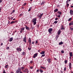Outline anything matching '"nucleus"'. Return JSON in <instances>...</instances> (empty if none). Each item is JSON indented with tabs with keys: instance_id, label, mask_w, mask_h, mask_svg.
Instances as JSON below:
<instances>
[{
	"instance_id": "obj_12",
	"label": "nucleus",
	"mask_w": 73,
	"mask_h": 73,
	"mask_svg": "<svg viewBox=\"0 0 73 73\" xmlns=\"http://www.w3.org/2000/svg\"><path fill=\"white\" fill-rule=\"evenodd\" d=\"M61 33V30H59L58 31V35H60V33Z\"/></svg>"
},
{
	"instance_id": "obj_11",
	"label": "nucleus",
	"mask_w": 73,
	"mask_h": 73,
	"mask_svg": "<svg viewBox=\"0 0 73 73\" xmlns=\"http://www.w3.org/2000/svg\"><path fill=\"white\" fill-rule=\"evenodd\" d=\"M26 40V37L25 36L23 39V41L25 42H27Z\"/></svg>"
},
{
	"instance_id": "obj_29",
	"label": "nucleus",
	"mask_w": 73,
	"mask_h": 73,
	"mask_svg": "<svg viewBox=\"0 0 73 73\" xmlns=\"http://www.w3.org/2000/svg\"><path fill=\"white\" fill-rule=\"evenodd\" d=\"M21 69L23 70V69H25V67H21Z\"/></svg>"
},
{
	"instance_id": "obj_17",
	"label": "nucleus",
	"mask_w": 73,
	"mask_h": 73,
	"mask_svg": "<svg viewBox=\"0 0 73 73\" xmlns=\"http://www.w3.org/2000/svg\"><path fill=\"white\" fill-rule=\"evenodd\" d=\"M57 13L58 15H61V14L62 13L60 11H58L57 12Z\"/></svg>"
},
{
	"instance_id": "obj_37",
	"label": "nucleus",
	"mask_w": 73,
	"mask_h": 73,
	"mask_svg": "<svg viewBox=\"0 0 73 73\" xmlns=\"http://www.w3.org/2000/svg\"><path fill=\"white\" fill-rule=\"evenodd\" d=\"M64 63H65V64H66V63H67V60H65L64 61Z\"/></svg>"
},
{
	"instance_id": "obj_1",
	"label": "nucleus",
	"mask_w": 73,
	"mask_h": 73,
	"mask_svg": "<svg viewBox=\"0 0 73 73\" xmlns=\"http://www.w3.org/2000/svg\"><path fill=\"white\" fill-rule=\"evenodd\" d=\"M37 20V18H33V20H32V23H33V25H34L36 24V21Z\"/></svg>"
},
{
	"instance_id": "obj_26",
	"label": "nucleus",
	"mask_w": 73,
	"mask_h": 73,
	"mask_svg": "<svg viewBox=\"0 0 73 73\" xmlns=\"http://www.w3.org/2000/svg\"><path fill=\"white\" fill-rule=\"evenodd\" d=\"M24 29H25L24 27H22L21 28V31H24Z\"/></svg>"
},
{
	"instance_id": "obj_44",
	"label": "nucleus",
	"mask_w": 73,
	"mask_h": 73,
	"mask_svg": "<svg viewBox=\"0 0 73 73\" xmlns=\"http://www.w3.org/2000/svg\"><path fill=\"white\" fill-rule=\"evenodd\" d=\"M37 43H38V41H37V40H36L35 43L36 44H37Z\"/></svg>"
},
{
	"instance_id": "obj_64",
	"label": "nucleus",
	"mask_w": 73,
	"mask_h": 73,
	"mask_svg": "<svg viewBox=\"0 0 73 73\" xmlns=\"http://www.w3.org/2000/svg\"><path fill=\"white\" fill-rule=\"evenodd\" d=\"M60 71H61V73H62V71H61V70Z\"/></svg>"
},
{
	"instance_id": "obj_49",
	"label": "nucleus",
	"mask_w": 73,
	"mask_h": 73,
	"mask_svg": "<svg viewBox=\"0 0 73 73\" xmlns=\"http://www.w3.org/2000/svg\"><path fill=\"white\" fill-rule=\"evenodd\" d=\"M13 19V17H11V20H12V19Z\"/></svg>"
},
{
	"instance_id": "obj_52",
	"label": "nucleus",
	"mask_w": 73,
	"mask_h": 73,
	"mask_svg": "<svg viewBox=\"0 0 73 73\" xmlns=\"http://www.w3.org/2000/svg\"><path fill=\"white\" fill-rule=\"evenodd\" d=\"M69 4H67V5H66V6H67V7H68L69 6Z\"/></svg>"
},
{
	"instance_id": "obj_32",
	"label": "nucleus",
	"mask_w": 73,
	"mask_h": 73,
	"mask_svg": "<svg viewBox=\"0 0 73 73\" xmlns=\"http://www.w3.org/2000/svg\"><path fill=\"white\" fill-rule=\"evenodd\" d=\"M72 20V18H70L68 20V21H71V20Z\"/></svg>"
},
{
	"instance_id": "obj_33",
	"label": "nucleus",
	"mask_w": 73,
	"mask_h": 73,
	"mask_svg": "<svg viewBox=\"0 0 73 73\" xmlns=\"http://www.w3.org/2000/svg\"><path fill=\"white\" fill-rule=\"evenodd\" d=\"M71 0H67V1H66V4H68V3H69L68 1H70Z\"/></svg>"
},
{
	"instance_id": "obj_18",
	"label": "nucleus",
	"mask_w": 73,
	"mask_h": 73,
	"mask_svg": "<svg viewBox=\"0 0 73 73\" xmlns=\"http://www.w3.org/2000/svg\"><path fill=\"white\" fill-rule=\"evenodd\" d=\"M17 22V21H12L10 23V24H13V23H16Z\"/></svg>"
},
{
	"instance_id": "obj_55",
	"label": "nucleus",
	"mask_w": 73,
	"mask_h": 73,
	"mask_svg": "<svg viewBox=\"0 0 73 73\" xmlns=\"http://www.w3.org/2000/svg\"><path fill=\"white\" fill-rule=\"evenodd\" d=\"M3 43H1V45H3Z\"/></svg>"
},
{
	"instance_id": "obj_34",
	"label": "nucleus",
	"mask_w": 73,
	"mask_h": 73,
	"mask_svg": "<svg viewBox=\"0 0 73 73\" xmlns=\"http://www.w3.org/2000/svg\"><path fill=\"white\" fill-rule=\"evenodd\" d=\"M66 68L65 67L64 68V71H66Z\"/></svg>"
},
{
	"instance_id": "obj_25",
	"label": "nucleus",
	"mask_w": 73,
	"mask_h": 73,
	"mask_svg": "<svg viewBox=\"0 0 73 73\" xmlns=\"http://www.w3.org/2000/svg\"><path fill=\"white\" fill-rule=\"evenodd\" d=\"M61 29L62 30H64V27H63V25L62 26Z\"/></svg>"
},
{
	"instance_id": "obj_36",
	"label": "nucleus",
	"mask_w": 73,
	"mask_h": 73,
	"mask_svg": "<svg viewBox=\"0 0 73 73\" xmlns=\"http://www.w3.org/2000/svg\"><path fill=\"white\" fill-rule=\"evenodd\" d=\"M45 56V54H43V55H42L41 57H44Z\"/></svg>"
},
{
	"instance_id": "obj_43",
	"label": "nucleus",
	"mask_w": 73,
	"mask_h": 73,
	"mask_svg": "<svg viewBox=\"0 0 73 73\" xmlns=\"http://www.w3.org/2000/svg\"><path fill=\"white\" fill-rule=\"evenodd\" d=\"M58 17H61V16L60 15H59L57 16Z\"/></svg>"
},
{
	"instance_id": "obj_56",
	"label": "nucleus",
	"mask_w": 73,
	"mask_h": 73,
	"mask_svg": "<svg viewBox=\"0 0 73 73\" xmlns=\"http://www.w3.org/2000/svg\"><path fill=\"white\" fill-rule=\"evenodd\" d=\"M26 72H27V73H29V71L27 70V71Z\"/></svg>"
},
{
	"instance_id": "obj_9",
	"label": "nucleus",
	"mask_w": 73,
	"mask_h": 73,
	"mask_svg": "<svg viewBox=\"0 0 73 73\" xmlns=\"http://www.w3.org/2000/svg\"><path fill=\"white\" fill-rule=\"evenodd\" d=\"M69 56L71 57H72V56H73V52H70L69 53Z\"/></svg>"
},
{
	"instance_id": "obj_63",
	"label": "nucleus",
	"mask_w": 73,
	"mask_h": 73,
	"mask_svg": "<svg viewBox=\"0 0 73 73\" xmlns=\"http://www.w3.org/2000/svg\"><path fill=\"white\" fill-rule=\"evenodd\" d=\"M70 7H72V8H73V6H71Z\"/></svg>"
},
{
	"instance_id": "obj_41",
	"label": "nucleus",
	"mask_w": 73,
	"mask_h": 73,
	"mask_svg": "<svg viewBox=\"0 0 73 73\" xmlns=\"http://www.w3.org/2000/svg\"><path fill=\"white\" fill-rule=\"evenodd\" d=\"M3 73H6V72H5V70H3Z\"/></svg>"
},
{
	"instance_id": "obj_30",
	"label": "nucleus",
	"mask_w": 73,
	"mask_h": 73,
	"mask_svg": "<svg viewBox=\"0 0 73 73\" xmlns=\"http://www.w3.org/2000/svg\"><path fill=\"white\" fill-rule=\"evenodd\" d=\"M40 73H42V72H43V70L40 69Z\"/></svg>"
},
{
	"instance_id": "obj_40",
	"label": "nucleus",
	"mask_w": 73,
	"mask_h": 73,
	"mask_svg": "<svg viewBox=\"0 0 73 73\" xmlns=\"http://www.w3.org/2000/svg\"><path fill=\"white\" fill-rule=\"evenodd\" d=\"M7 49V50H8V49H9V47H7L6 48Z\"/></svg>"
},
{
	"instance_id": "obj_62",
	"label": "nucleus",
	"mask_w": 73,
	"mask_h": 73,
	"mask_svg": "<svg viewBox=\"0 0 73 73\" xmlns=\"http://www.w3.org/2000/svg\"><path fill=\"white\" fill-rule=\"evenodd\" d=\"M30 63H32V61H30Z\"/></svg>"
},
{
	"instance_id": "obj_15",
	"label": "nucleus",
	"mask_w": 73,
	"mask_h": 73,
	"mask_svg": "<svg viewBox=\"0 0 73 73\" xmlns=\"http://www.w3.org/2000/svg\"><path fill=\"white\" fill-rule=\"evenodd\" d=\"M40 54H45V51H42V52L40 53Z\"/></svg>"
},
{
	"instance_id": "obj_3",
	"label": "nucleus",
	"mask_w": 73,
	"mask_h": 73,
	"mask_svg": "<svg viewBox=\"0 0 73 73\" xmlns=\"http://www.w3.org/2000/svg\"><path fill=\"white\" fill-rule=\"evenodd\" d=\"M53 31V29L52 28L49 29L48 30V32H49V33L50 34H51L52 33V31Z\"/></svg>"
},
{
	"instance_id": "obj_46",
	"label": "nucleus",
	"mask_w": 73,
	"mask_h": 73,
	"mask_svg": "<svg viewBox=\"0 0 73 73\" xmlns=\"http://www.w3.org/2000/svg\"><path fill=\"white\" fill-rule=\"evenodd\" d=\"M55 20H58V18H56L55 19Z\"/></svg>"
},
{
	"instance_id": "obj_27",
	"label": "nucleus",
	"mask_w": 73,
	"mask_h": 73,
	"mask_svg": "<svg viewBox=\"0 0 73 73\" xmlns=\"http://www.w3.org/2000/svg\"><path fill=\"white\" fill-rule=\"evenodd\" d=\"M8 65H7L5 66V68H8Z\"/></svg>"
},
{
	"instance_id": "obj_22",
	"label": "nucleus",
	"mask_w": 73,
	"mask_h": 73,
	"mask_svg": "<svg viewBox=\"0 0 73 73\" xmlns=\"http://www.w3.org/2000/svg\"><path fill=\"white\" fill-rule=\"evenodd\" d=\"M28 41L29 42H31V38H29Z\"/></svg>"
},
{
	"instance_id": "obj_14",
	"label": "nucleus",
	"mask_w": 73,
	"mask_h": 73,
	"mask_svg": "<svg viewBox=\"0 0 73 73\" xmlns=\"http://www.w3.org/2000/svg\"><path fill=\"white\" fill-rule=\"evenodd\" d=\"M43 15V13H42L40 14V15L39 16V18L40 19L41 18L42 16V15Z\"/></svg>"
},
{
	"instance_id": "obj_42",
	"label": "nucleus",
	"mask_w": 73,
	"mask_h": 73,
	"mask_svg": "<svg viewBox=\"0 0 73 73\" xmlns=\"http://www.w3.org/2000/svg\"><path fill=\"white\" fill-rule=\"evenodd\" d=\"M70 29L71 30V31H73V28H70Z\"/></svg>"
},
{
	"instance_id": "obj_13",
	"label": "nucleus",
	"mask_w": 73,
	"mask_h": 73,
	"mask_svg": "<svg viewBox=\"0 0 73 73\" xmlns=\"http://www.w3.org/2000/svg\"><path fill=\"white\" fill-rule=\"evenodd\" d=\"M58 10L57 9H56L54 10V13L56 12H58Z\"/></svg>"
},
{
	"instance_id": "obj_59",
	"label": "nucleus",
	"mask_w": 73,
	"mask_h": 73,
	"mask_svg": "<svg viewBox=\"0 0 73 73\" xmlns=\"http://www.w3.org/2000/svg\"><path fill=\"white\" fill-rule=\"evenodd\" d=\"M57 36H56V37H57V38H58V37H59V36H58V35Z\"/></svg>"
},
{
	"instance_id": "obj_23",
	"label": "nucleus",
	"mask_w": 73,
	"mask_h": 73,
	"mask_svg": "<svg viewBox=\"0 0 73 73\" xmlns=\"http://www.w3.org/2000/svg\"><path fill=\"white\" fill-rule=\"evenodd\" d=\"M45 3V1H43L42 2V3H41V5H43Z\"/></svg>"
},
{
	"instance_id": "obj_39",
	"label": "nucleus",
	"mask_w": 73,
	"mask_h": 73,
	"mask_svg": "<svg viewBox=\"0 0 73 73\" xmlns=\"http://www.w3.org/2000/svg\"><path fill=\"white\" fill-rule=\"evenodd\" d=\"M26 4H27V3H25L23 5V6H25V5H26Z\"/></svg>"
},
{
	"instance_id": "obj_31",
	"label": "nucleus",
	"mask_w": 73,
	"mask_h": 73,
	"mask_svg": "<svg viewBox=\"0 0 73 73\" xmlns=\"http://www.w3.org/2000/svg\"><path fill=\"white\" fill-rule=\"evenodd\" d=\"M32 9V7H30V8H29V10H28V11L29 12V11H31V9Z\"/></svg>"
},
{
	"instance_id": "obj_45",
	"label": "nucleus",
	"mask_w": 73,
	"mask_h": 73,
	"mask_svg": "<svg viewBox=\"0 0 73 73\" xmlns=\"http://www.w3.org/2000/svg\"><path fill=\"white\" fill-rule=\"evenodd\" d=\"M20 32V33H23V31H22V30H21Z\"/></svg>"
},
{
	"instance_id": "obj_47",
	"label": "nucleus",
	"mask_w": 73,
	"mask_h": 73,
	"mask_svg": "<svg viewBox=\"0 0 73 73\" xmlns=\"http://www.w3.org/2000/svg\"><path fill=\"white\" fill-rule=\"evenodd\" d=\"M30 68L31 69H33V67H30Z\"/></svg>"
},
{
	"instance_id": "obj_4",
	"label": "nucleus",
	"mask_w": 73,
	"mask_h": 73,
	"mask_svg": "<svg viewBox=\"0 0 73 73\" xmlns=\"http://www.w3.org/2000/svg\"><path fill=\"white\" fill-rule=\"evenodd\" d=\"M38 55V53H36L34 54V56H33V57L34 58H36V57Z\"/></svg>"
},
{
	"instance_id": "obj_2",
	"label": "nucleus",
	"mask_w": 73,
	"mask_h": 73,
	"mask_svg": "<svg viewBox=\"0 0 73 73\" xmlns=\"http://www.w3.org/2000/svg\"><path fill=\"white\" fill-rule=\"evenodd\" d=\"M21 70L20 68H18V69L16 70V73H19L20 71H21Z\"/></svg>"
},
{
	"instance_id": "obj_35",
	"label": "nucleus",
	"mask_w": 73,
	"mask_h": 73,
	"mask_svg": "<svg viewBox=\"0 0 73 73\" xmlns=\"http://www.w3.org/2000/svg\"><path fill=\"white\" fill-rule=\"evenodd\" d=\"M57 22H58L57 21H56L54 22V24H57Z\"/></svg>"
},
{
	"instance_id": "obj_53",
	"label": "nucleus",
	"mask_w": 73,
	"mask_h": 73,
	"mask_svg": "<svg viewBox=\"0 0 73 73\" xmlns=\"http://www.w3.org/2000/svg\"><path fill=\"white\" fill-rule=\"evenodd\" d=\"M2 3V0H0V3Z\"/></svg>"
},
{
	"instance_id": "obj_7",
	"label": "nucleus",
	"mask_w": 73,
	"mask_h": 73,
	"mask_svg": "<svg viewBox=\"0 0 73 73\" xmlns=\"http://www.w3.org/2000/svg\"><path fill=\"white\" fill-rule=\"evenodd\" d=\"M70 15H71L72 16L73 15V10H72V9L70 10Z\"/></svg>"
},
{
	"instance_id": "obj_50",
	"label": "nucleus",
	"mask_w": 73,
	"mask_h": 73,
	"mask_svg": "<svg viewBox=\"0 0 73 73\" xmlns=\"http://www.w3.org/2000/svg\"><path fill=\"white\" fill-rule=\"evenodd\" d=\"M15 12V10H13L12 11V13H14Z\"/></svg>"
},
{
	"instance_id": "obj_8",
	"label": "nucleus",
	"mask_w": 73,
	"mask_h": 73,
	"mask_svg": "<svg viewBox=\"0 0 73 73\" xmlns=\"http://www.w3.org/2000/svg\"><path fill=\"white\" fill-rule=\"evenodd\" d=\"M69 69L70 70L72 69V64H71V63H70L69 64Z\"/></svg>"
},
{
	"instance_id": "obj_24",
	"label": "nucleus",
	"mask_w": 73,
	"mask_h": 73,
	"mask_svg": "<svg viewBox=\"0 0 73 73\" xmlns=\"http://www.w3.org/2000/svg\"><path fill=\"white\" fill-rule=\"evenodd\" d=\"M40 69H45V67H44L43 66H41V67H40Z\"/></svg>"
},
{
	"instance_id": "obj_48",
	"label": "nucleus",
	"mask_w": 73,
	"mask_h": 73,
	"mask_svg": "<svg viewBox=\"0 0 73 73\" xmlns=\"http://www.w3.org/2000/svg\"><path fill=\"white\" fill-rule=\"evenodd\" d=\"M28 49H29V50H31V48H29V47H28Z\"/></svg>"
},
{
	"instance_id": "obj_16",
	"label": "nucleus",
	"mask_w": 73,
	"mask_h": 73,
	"mask_svg": "<svg viewBox=\"0 0 73 73\" xmlns=\"http://www.w3.org/2000/svg\"><path fill=\"white\" fill-rule=\"evenodd\" d=\"M25 28L27 30H29V28L28 27H27V26H25Z\"/></svg>"
},
{
	"instance_id": "obj_19",
	"label": "nucleus",
	"mask_w": 73,
	"mask_h": 73,
	"mask_svg": "<svg viewBox=\"0 0 73 73\" xmlns=\"http://www.w3.org/2000/svg\"><path fill=\"white\" fill-rule=\"evenodd\" d=\"M73 25V21L71 23L69 24V25Z\"/></svg>"
},
{
	"instance_id": "obj_5",
	"label": "nucleus",
	"mask_w": 73,
	"mask_h": 73,
	"mask_svg": "<svg viewBox=\"0 0 73 73\" xmlns=\"http://www.w3.org/2000/svg\"><path fill=\"white\" fill-rule=\"evenodd\" d=\"M17 52H21L22 50V49L19 47V48H17Z\"/></svg>"
},
{
	"instance_id": "obj_58",
	"label": "nucleus",
	"mask_w": 73,
	"mask_h": 73,
	"mask_svg": "<svg viewBox=\"0 0 73 73\" xmlns=\"http://www.w3.org/2000/svg\"><path fill=\"white\" fill-rule=\"evenodd\" d=\"M34 43H35V42H32V44H34Z\"/></svg>"
},
{
	"instance_id": "obj_10",
	"label": "nucleus",
	"mask_w": 73,
	"mask_h": 73,
	"mask_svg": "<svg viewBox=\"0 0 73 73\" xmlns=\"http://www.w3.org/2000/svg\"><path fill=\"white\" fill-rule=\"evenodd\" d=\"M13 37L11 38L9 40V41H10V42H11V41H12L13 40Z\"/></svg>"
},
{
	"instance_id": "obj_28",
	"label": "nucleus",
	"mask_w": 73,
	"mask_h": 73,
	"mask_svg": "<svg viewBox=\"0 0 73 73\" xmlns=\"http://www.w3.org/2000/svg\"><path fill=\"white\" fill-rule=\"evenodd\" d=\"M22 54L23 56H24V55H25V52L24 51L22 52Z\"/></svg>"
},
{
	"instance_id": "obj_57",
	"label": "nucleus",
	"mask_w": 73,
	"mask_h": 73,
	"mask_svg": "<svg viewBox=\"0 0 73 73\" xmlns=\"http://www.w3.org/2000/svg\"><path fill=\"white\" fill-rule=\"evenodd\" d=\"M71 56H70V57H69V58H70V59H71Z\"/></svg>"
},
{
	"instance_id": "obj_21",
	"label": "nucleus",
	"mask_w": 73,
	"mask_h": 73,
	"mask_svg": "<svg viewBox=\"0 0 73 73\" xmlns=\"http://www.w3.org/2000/svg\"><path fill=\"white\" fill-rule=\"evenodd\" d=\"M27 70H28V69L27 68L25 69V70H24V72H25V73H26Z\"/></svg>"
},
{
	"instance_id": "obj_51",
	"label": "nucleus",
	"mask_w": 73,
	"mask_h": 73,
	"mask_svg": "<svg viewBox=\"0 0 73 73\" xmlns=\"http://www.w3.org/2000/svg\"><path fill=\"white\" fill-rule=\"evenodd\" d=\"M39 72V70H36V72Z\"/></svg>"
},
{
	"instance_id": "obj_60",
	"label": "nucleus",
	"mask_w": 73,
	"mask_h": 73,
	"mask_svg": "<svg viewBox=\"0 0 73 73\" xmlns=\"http://www.w3.org/2000/svg\"><path fill=\"white\" fill-rule=\"evenodd\" d=\"M29 44L30 45H31V42H29Z\"/></svg>"
},
{
	"instance_id": "obj_6",
	"label": "nucleus",
	"mask_w": 73,
	"mask_h": 73,
	"mask_svg": "<svg viewBox=\"0 0 73 73\" xmlns=\"http://www.w3.org/2000/svg\"><path fill=\"white\" fill-rule=\"evenodd\" d=\"M47 61L48 63H50V62H51L52 60H51V59L48 58L47 60Z\"/></svg>"
},
{
	"instance_id": "obj_38",
	"label": "nucleus",
	"mask_w": 73,
	"mask_h": 73,
	"mask_svg": "<svg viewBox=\"0 0 73 73\" xmlns=\"http://www.w3.org/2000/svg\"><path fill=\"white\" fill-rule=\"evenodd\" d=\"M61 52L62 53H64V51L63 50H62L61 51Z\"/></svg>"
},
{
	"instance_id": "obj_20",
	"label": "nucleus",
	"mask_w": 73,
	"mask_h": 73,
	"mask_svg": "<svg viewBox=\"0 0 73 73\" xmlns=\"http://www.w3.org/2000/svg\"><path fill=\"white\" fill-rule=\"evenodd\" d=\"M62 44H63V42H62V41H61L59 43V45H62Z\"/></svg>"
},
{
	"instance_id": "obj_61",
	"label": "nucleus",
	"mask_w": 73,
	"mask_h": 73,
	"mask_svg": "<svg viewBox=\"0 0 73 73\" xmlns=\"http://www.w3.org/2000/svg\"><path fill=\"white\" fill-rule=\"evenodd\" d=\"M13 20H16V19L15 18L14 19H13Z\"/></svg>"
},
{
	"instance_id": "obj_54",
	"label": "nucleus",
	"mask_w": 73,
	"mask_h": 73,
	"mask_svg": "<svg viewBox=\"0 0 73 73\" xmlns=\"http://www.w3.org/2000/svg\"><path fill=\"white\" fill-rule=\"evenodd\" d=\"M19 73H23V72H22V71H21L19 72Z\"/></svg>"
}]
</instances>
